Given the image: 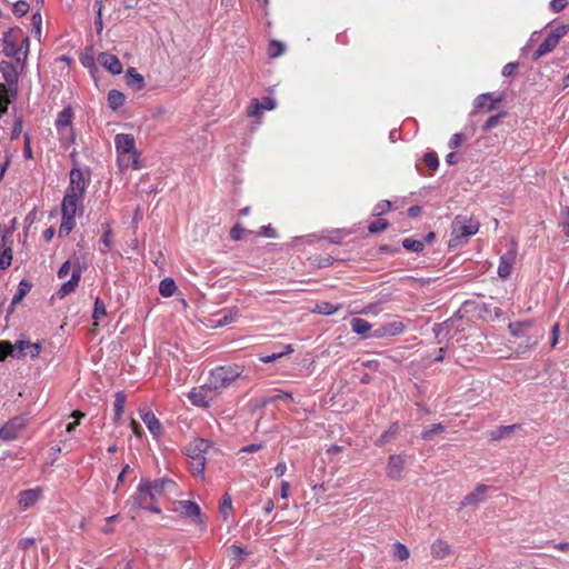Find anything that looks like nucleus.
<instances>
[{
	"mask_svg": "<svg viewBox=\"0 0 569 569\" xmlns=\"http://www.w3.org/2000/svg\"><path fill=\"white\" fill-rule=\"evenodd\" d=\"M69 176H70L69 184L71 187H74V189L79 193V196L84 197L87 183H86L82 171L79 168H72Z\"/></svg>",
	"mask_w": 569,
	"mask_h": 569,
	"instance_id": "dca6fc26",
	"label": "nucleus"
},
{
	"mask_svg": "<svg viewBox=\"0 0 569 569\" xmlns=\"http://www.w3.org/2000/svg\"><path fill=\"white\" fill-rule=\"evenodd\" d=\"M465 139L463 133H455L449 142L451 149L459 148Z\"/></svg>",
	"mask_w": 569,
	"mask_h": 569,
	"instance_id": "0e129e2a",
	"label": "nucleus"
},
{
	"mask_svg": "<svg viewBox=\"0 0 569 569\" xmlns=\"http://www.w3.org/2000/svg\"><path fill=\"white\" fill-rule=\"evenodd\" d=\"M431 551L436 558L443 559L450 553V546L439 539L432 543Z\"/></svg>",
	"mask_w": 569,
	"mask_h": 569,
	"instance_id": "cd10ccee",
	"label": "nucleus"
},
{
	"mask_svg": "<svg viewBox=\"0 0 569 569\" xmlns=\"http://www.w3.org/2000/svg\"><path fill=\"white\" fill-rule=\"evenodd\" d=\"M489 487L486 485H478L476 489L468 493L463 501L461 502V507L477 505L482 500L483 495L488 491Z\"/></svg>",
	"mask_w": 569,
	"mask_h": 569,
	"instance_id": "a211bd4d",
	"label": "nucleus"
},
{
	"mask_svg": "<svg viewBox=\"0 0 569 569\" xmlns=\"http://www.w3.org/2000/svg\"><path fill=\"white\" fill-rule=\"evenodd\" d=\"M116 149L121 156H129L132 159L133 169H139L138 152L136 141L132 134L119 133L114 137Z\"/></svg>",
	"mask_w": 569,
	"mask_h": 569,
	"instance_id": "20e7f679",
	"label": "nucleus"
},
{
	"mask_svg": "<svg viewBox=\"0 0 569 569\" xmlns=\"http://www.w3.org/2000/svg\"><path fill=\"white\" fill-rule=\"evenodd\" d=\"M141 419L149 429V431L154 436L159 437L162 433V426L159 419L154 416L152 411H146L141 415Z\"/></svg>",
	"mask_w": 569,
	"mask_h": 569,
	"instance_id": "f3484780",
	"label": "nucleus"
},
{
	"mask_svg": "<svg viewBox=\"0 0 569 569\" xmlns=\"http://www.w3.org/2000/svg\"><path fill=\"white\" fill-rule=\"evenodd\" d=\"M14 29H9L3 33L2 41L4 43L3 52L6 57L14 58L18 62L20 61L21 48L17 47V41L12 37Z\"/></svg>",
	"mask_w": 569,
	"mask_h": 569,
	"instance_id": "f8f14e48",
	"label": "nucleus"
},
{
	"mask_svg": "<svg viewBox=\"0 0 569 569\" xmlns=\"http://www.w3.org/2000/svg\"><path fill=\"white\" fill-rule=\"evenodd\" d=\"M124 403H126V395L123 393V391H118L114 396V402H113V410H114L113 421L114 422H118L119 419L121 418V416L123 413V409H124Z\"/></svg>",
	"mask_w": 569,
	"mask_h": 569,
	"instance_id": "bb28decb",
	"label": "nucleus"
},
{
	"mask_svg": "<svg viewBox=\"0 0 569 569\" xmlns=\"http://www.w3.org/2000/svg\"><path fill=\"white\" fill-rule=\"evenodd\" d=\"M126 79L127 84L134 90H141L144 87L143 77L133 67L127 69Z\"/></svg>",
	"mask_w": 569,
	"mask_h": 569,
	"instance_id": "6ab92c4d",
	"label": "nucleus"
},
{
	"mask_svg": "<svg viewBox=\"0 0 569 569\" xmlns=\"http://www.w3.org/2000/svg\"><path fill=\"white\" fill-rule=\"evenodd\" d=\"M98 62L112 74H120L122 72V63L114 54L101 52L98 56Z\"/></svg>",
	"mask_w": 569,
	"mask_h": 569,
	"instance_id": "ddd939ff",
	"label": "nucleus"
},
{
	"mask_svg": "<svg viewBox=\"0 0 569 569\" xmlns=\"http://www.w3.org/2000/svg\"><path fill=\"white\" fill-rule=\"evenodd\" d=\"M32 31L36 33V36L40 37L41 33V14L39 12H36L32 14Z\"/></svg>",
	"mask_w": 569,
	"mask_h": 569,
	"instance_id": "4d7b16f0",
	"label": "nucleus"
},
{
	"mask_svg": "<svg viewBox=\"0 0 569 569\" xmlns=\"http://www.w3.org/2000/svg\"><path fill=\"white\" fill-rule=\"evenodd\" d=\"M213 390L208 389L207 383H206L204 386L200 387L199 389H192L189 392L188 398L192 405L202 407V408H207V407H209L210 400H212V397L209 398L208 395Z\"/></svg>",
	"mask_w": 569,
	"mask_h": 569,
	"instance_id": "9b49d317",
	"label": "nucleus"
},
{
	"mask_svg": "<svg viewBox=\"0 0 569 569\" xmlns=\"http://www.w3.org/2000/svg\"><path fill=\"white\" fill-rule=\"evenodd\" d=\"M8 356L20 358V355L14 352V347L9 340H0V361H3Z\"/></svg>",
	"mask_w": 569,
	"mask_h": 569,
	"instance_id": "473e14b6",
	"label": "nucleus"
},
{
	"mask_svg": "<svg viewBox=\"0 0 569 569\" xmlns=\"http://www.w3.org/2000/svg\"><path fill=\"white\" fill-rule=\"evenodd\" d=\"M507 111H501L497 114H493V116H490L487 121L483 123L482 126V131L483 132H488L490 131L492 128L497 127L501 120L507 117Z\"/></svg>",
	"mask_w": 569,
	"mask_h": 569,
	"instance_id": "c9c22d12",
	"label": "nucleus"
},
{
	"mask_svg": "<svg viewBox=\"0 0 569 569\" xmlns=\"http://www.w3.org/2000/svg\"><path fill=\"white\" fill-rule=\"evenodd\" d=\"M32 288V283L26 279H22L18 284V290L12 298V305L20 303L23 298L29 293Z\"/></svg>",
	"mask_w": 569,
	"mask_h": 569,
	"instance_id": "a878e982",
	"label": "nucleus"
},
{
	"mask_svg": "<svg viewBox=\"0 0 569 569\" xmlns=\"http://www.w3.org/2000/svg\"><path fill=\"white\" fill-rule=\"evenodd\" d=\"M562 221L560 227L562 228L563 233L569 237V207H565L561 211Z\"/></svg>",
	"mask_w": 569,
	"mask_h": 569,
	"instance_id": "5fc2aeb1",
	"label": "nucleus"
},
{
	"mask_svg": "<svg viewBox=\"0 0 569 569\" xmlns=\"http://www.w3.org/2000/svg\"><path fill=\"white\" fill-rule=\"evenodd\" d=\"M569 32V24H561L552 30L547 38L539 44L537 50L535 51L532 59L535 61L539 60L541 57L547 53L553 51L556 47L559 44L562 37H565Z\"/></svg>",
	"mask_w": 569,
	"mask_h": 569,
	"instance_id": "7ed1b4c3",
	"label": "nucleus"
},
{
	"mask_svg": "<svg viewBox=\"0 0 569 569\" xmlns=\"http://www.w3.org/2000/svg\"><path fill=\"white\" fill-rule=\"evenodd\" d=\"M82 200H79V199H69V198H64L63 197V200H62V203H61V213H67V214H77L78 213V210H79V207H80V213H82Z\"/></svg>",
	"mask_w": 569,
	"mask_h": 569,
	"instance_id": "393cba45",
	"label": "nucleus"
},
{
	"mask_svg": "<svg viewBox=\"0 0 569 569\" xmlns=\"http://www.w3.org/2000/svg\"><path fill=\"white\" fill-rule=\"evenodd\" d=\"M39 498V490L28 489L20 493L19 503L24 508L33 505Z\"/></svg>",
	"mask_w": 569,
	"mask_h": 569,
	"instance_id": "c756f323",
	"label": "nucleus"
},
{
	"mask_svg": "<svg viewBox=\"0 0 569 569\" xmlns=\"http://www.w3.org/2000/svg\"><path fill=\"white\" fill-rule=\"evenodd\" d=\"M409 549L401 542H396L392 545V556L393 558L403 561L409 558Z\"/></svg>",
	"mask_w": 569,
	"mask_h": 569,
	"instance_id": "4c0bfd02",
	"label": "nucleus"
},
{
	"mask_svg": "<svg viewBox=\"0 0 569 569\" xmlns=\"http://www.w3.org/2000/svg\"><path fill=\"white\" fill-rule=\"evenodd\" d=\"M176 282L172 278H166L160 281L159 292L162 297H171L176 291Z\"/></svg>",
	"mask_w": 569,
	"mask_h": 569,
	"instance_id": "7c9ffc66",
	"label": "nucleus"
},
{
	"mask_svg": "<svg viewBox=\"0 0 569 569\" xmlns=\"http://www.w3.org/2000/svg\"><path fill=\"white\" fill-rule=\"evenodd\" d=\"M488 99H491V93H482V94H479L476 100H475V108L477 109H481V108H485L486 106V101Z\"/></svg>",
	"mask_w": 569,
	"mask_h": 569,
	"instance_id": "e2e57ef3",
	"label": "nucleus"
},
{
	"mask_svg": "<svg viewBox=\"0 0 569 569\" xmlns=\"http://www.w3.org/2000/svg\"><path fill=\"white\" fill-rule=\"evenodd\" d=\"M293 351L292 347L290 345H288L286 347V350L284 351H280V352H274L272 355H269V356H264V357H261L260 360L264 363H269V362H272L274 361L276 359L278 358H281L282 356L284 355H288V353H291Z\"/></svg>",
	"mask_w": 569,
	"mask_h": 569,
	"instance_id": "3c124183",
	"label": "nucleus"
},
{
	"mask_svg": "<svg viewBox=\"0 0 569 569\" xmlns=\"http://www.w3.org/2000/svg\"><path fill=\"white\" fill-rule=\"evenodd\" d=\"M156 498L151 490H149L148 485L140 481L136 495L128 503L131 505V510L133 511L146 509L153 513H160L161 509L157 506Z\"/></svg>",
	"mask_w": 569,
	"mask_h": 569,
	"instance_id": "f03ea898",
	"label": "nucleus"
},
{
	"mask_svg": "<svg viewBox=\"0 0 569 569\" xmlns=\"http://www.w3.org/2000/svg\"><path fill=\"white\" fill-rule=\"evenodd\" d=\"M141 481L148 485L149 490H151L156 497L162 495L168 487L174 486V482L168 478H159L154 480L141 479Z\"/></svg>",
	"mask_w": 569,
	"mask_h": 569,
	"instance_id": "2eb2a0df",
	"label": "nucleus"
},
{
	"mask_svg": "<svg viewBox=\"0 0 569 569\" xmlns=\"http://www.w3.org/2000/svg\"><path fill=\"white\" fill-rule=\"evenodd\" d=\"M513 254L512 253H506L500 257V262L498 267V276L501 279H507L512 270L513 264Z\"/></svg>",
	"mask_w": 569,
	"mask_h": 569,
	"instance_id": "aec40b11",
	"label": "nucleus"
},
{
	"mask_svg": "<svg viewBox=\"0 0 569 569\" xmlns=\"http://www.w3.org/2000/svg\"><path fill=\"white\" fill-rule=\"evenodd\" d=\"M453 325V318H449L442 323H437L433 327V332L438 338V342L441 343L442 339L449 335V327Z\"/></svg>",
	"mask_w": 569,
	"mask_h": 569,
	"instance_id": "2f4dec72",
	"label": "nucleus"
},
{
	"mask_svg": "<svg viewBox=\"0 0 569 569\" xmlns=\"http://www.w3.org/2000/svg\"><path fill=\"white\" fill-rule=\"evenodd\" d=\"M102 228L104 229L103 234L101 237V242L104 248L101 249L102 252H107L110 249L111 241L110 237L112 234V230L109 223H102Z\"/></svg>",
	"mask_w": 569,
	"mask_h": 569,
	"instance_id": "c03bdc74",
	"label": "nucleus"
},
{
	"mask_svg": "<svg viewBox=\"0 0 569 569\" xmlns=\"http://www.w3.org/2000/svg\"><path fill=\"white\" fill-rule=\"evenodd\" d=\"M23 140H24L23 156L27 159H31L32 158V149L30 146V143H31L30 136L28 133H24Z\"/></svg>",
	"mask_w": 569,
	"mask_h": 569,
	"instance_id": "680f3d73",
	"label": "nucleus"
},
{
	"mask_svg": "<svg viewBox=\"0 0 569 569\" xmlns=\"http://www.w3.org/2000/svg\"><path fill=\"white\" fill-rule=\"evenodd\" d=\"M568 6V0H551L550 10L555 13L561 12Z\"/></svg>",
	"mask_w": 569,
	"mask_h": 569,
	"instance_id": "6e6d98bb",
	"label": "nucleus"
},
{
	"mask_svg": "<svg viewBox=\"0 0 569 569\" xmlns=\"http://www.w3.org/2000/svg\"><path fill=\"white\" fill-rule=\"evenodd\" d=\"M29 9V3L23 0H19L12 6V12L16 17H23L28 13Z\"/></svg>",
	"mask_w": 569,
	"mask_h": 569,
	"instance_id": "49530a36",
	"label": "nucleus"
},
{
	"mask_svg": "<svg viewBox=\"0 0 569 569\" xmlns=\"http://www.w3.org/2000/svg\"><path fill=\"white\" fill-rule=\"evenodd\" d=\"M445 431V426L441 423H433L430 427L426 428L421 432V438L426 441H431L435 436L440 435Z\"/></svg>",
	"mask_w": 569,
	"mask_h": 569,
	"instance_id": "72a5a7b5",
	"label": "nucleus"
},
{
	"mask_svg": "<svg viewBox=\"0 0 569 569\" xmlns=\"http://www.w3.org/2000/svg\"><path fill=\"white\" fill-rule=\"evenodd\" d=\"M82 270L81 267L78 264L73 268L71 278L63 282L58 291V296L60 298H64L66 296L76 291L77 287L79 286V281L81 279Z\"/></svg>",
	"mask_w": 569,
	"mask_h": 569,
	"instance_id": "9d476101",
	"label": "nucleus"
},
{
	"mask_svg": "<svg viewBox=\"0 0 569 569\" xmlns=\"http://www.w3.org/2000/svg\"><path fill=\"white\" fill-rule=\"evenodd\" d=\"M392 208V203L389 200H382L378 202L373 208V216H381L387 213Z\"/></svg>",
	"mask_w": 569,
	"mask_h": 569,
	"instance_id": "8fccbe9b",
	"label": "nucleus"
},
{
	"mask_svg": "<svg viewBox=\"0 0 569 569\" xmlns=\"http://www.w3.org/2000/svg\"><path fill=\"white\" fill-rule=\"evenodd\" d=\"M340 309H341V305L333 306L329 302H320V303H317L313 311L318 312L320 315L330 316V315H333L335 312L339 311Z\"/></svg>",
	"mask_w": 569,
	"mask_h": 569,
	"instance_id": "e433bc0d",
	"label": "nucleus"
},
{
	"mask_svg": "<svg viewBox=\"0 0 569 569\" xmlns=\"http://www.w3.org/2000/svg\"><path fill=\"white\" fill-rule=\"evenodd\" d=\"M204 467H206V458L190 459L189 469L192 472V475H194V476L203 475Z\"/></svg>",
	"mask_w": 569,
	"mask_h": 569,
	"instance_id": "58836bf2",
	"label": "nucleus"
},
{
	"mask_svg": "<svg viewBox=\"0 0 569 569\" xmlns=\"http://www.w3.org/2000/svg\"><path fill=\"white\" fill-rule=\"evenodd\" d=\"M520 423H515L510 426H501L497 428L496 430L490 431L489 437L491 440L497 441L503 438H509L515 430L520 429Z\"/></svg>",
	"mask_w": 569,
	"mask_h": 569,
	"instance_id": "412c9836",
	"label": "nucleus"
},
{
	"mask_svg": "<svg viewBox=\"0 0 569 569\" xmlns=\"http://www.w3.org/2000/svg\"><path fill=\"white\" fill-rule=\"evenodd\" d=\"M174 511L179 512L180 516L190 518L194 523L204 527V522L201 518L200 507L190 500H180L177 502Z\"/></svg>",
	"mask_w": 569,
	"mask_h": 569,
	"instance_id": "0eeeda50",
	"label": "nucleus"
},
{
	"mask_svg": "<svg viewBox=\"0 0 569 569\" xmlns=\"http://www.w3.org/2000/svg\"><path fill=\"white\" fill-rule=\"evenodd\" d=\"M351 328H352V331L365 337V338H369L371 335V325L365 320V319H361V318H352L351 319Z\"/></svg>",
	"mask_w": 569,
	"mask_h": 569,
	"instance_id": "b1692460",
	"label": "nucleus"
},
{
	"mask_svg": "<svg viewBox=\"0 0 569 569\" xmlns=\"http://www.w3.org/2000/svg\"><path fill=\"white\" fill-rule=\"evenodd\" d=\"M388 227H389L388 220L379 218L369 224L368 231L370 233H378V232L385 231Z\"/></svg>",
	"mask_w": 569,
	"mask_h": 569,
	"instance_id": "a19ab883",
	"label": "nucleus"
},
{
	"mask_svg": "<svg viewBox=\"0 0 569 569\" xmlns=\"http://www.w3.org/2000/svg\"><path fill=\"white\" fill-rule=\"evenodd\" d=\"M529 326V322H511L509 325V330L512 336L520 337L523 335V328Z\"/></svg>",
	"mask_w": 569,
	"mask_h": 569,
	"instance_id": "603ef678",
	"label": "nucleus"
},
{
	"mask_svg": "<svg viewBox=\"0 0 569 569\" xmlns=\"http://www.w3.org/2000/svg\"><path fill=\"white\" fill-rule=\"evenodd\" d=\"M29 346H31V342L30 341H24V340H18L13 347H14V352L17 355H20V358L21 357H24L26 353H24V350L29 348Z\"/></svg>",
	"mask_w": 569,
	"mask_h": 569,
	"instance_id": "13d9d810",
	"label": "nucleus"
},
{
	"mask_svg": "<svg viewBox=\"0 0 569 569\" xmlns=\"http://www.w3.org/2000/svg\"><path fill=\"white\" fill-rule=\"evenodd\" d=\"M76 226V214L61 213V224L59 228V237H67Z\"/></svg>",
	"mask_w": 569,
	"mask_h": 569,
	"instance_id": "5701e85b",
	"label": "nucleus"
},
{
	"mask_svg": "<svg viewBox=\"0 0 569 569\" xmlns=\"http://www.w3.org/2000/svg\"><path fill=\"white\" fill-rule=\"evenodd\" d=\"M401 244L406 250L417 252V253L422 252L425 249V241H420V240H416V239H411V238L403 239Z\"/></svg>",
	"mask_w": 569,
	"mask_h": 569,
	"instance_id": "f704fd0d",
	"label": "nucleus"
},
{
	"mask_svg": "<svg viewBox=\"0 0 569 569\" xmlns=\"http://www.w3.org/2000/svg\"><path fill=\"white\" fill-rule=\"evenodd\" d=\"M260 103L264 110H273L277 106L276 100L270 97H263Z\"/></svg>",
	"mask_w": 569,
	"mask_h": 569,
	"instance_id": "69168bd1",
	"label": "nucleus"
},
{
	"mask_svg": "<svg viewBox=\"0 0 569 569\" xmlns=\"http://www.w3.org/2000/svg\"><path fill=\"white\" fill-rule=\"evenodd\" d=\"M27 417L17 416L10 419L3 427L0 428V438L6 441H11L18 438L21 430L27 426Z\"/></svg>",
	"mask_w": 569,
	"mask_h": 569,
	"instance_id": "423d86ee",
	"label": "nucleus"
},
{
	"mask_svg": "<svg viewBox=\"0 0 569 569\" xmlns=\"http://www.w3.org/2000/svg\"><path fill=\"white\" fill-rule=\"evenodd\" d=\"M284 52V44L280 41L272 40L269 43L268 54L270 58L280 57Z\"/></svg>",
	"mask_w": 569,
	"mask_h": 569,
	"instance_id": "ea45409f",
	"label": "nucleus"
},
{
	"mask_svg": "<svg viewBox=\"0 0 569 569\" xmlns=\"http://www.w3.org/2000/svg\"><path fill=\"white\" fill-rule=\"evenodd\" d=\"M519 63L518 62H509L507 63L502 69V76L503 77H511L515 74V72L518 70Z\"/></svg>",
	"mask_w": 569,
	"mask_h": 569,
	"instance_id": "052dcab7",
	"label": "nucleus"
},
{
	"mask_svg": "<svg viewBox=\"0 0 569 569\" xmlns=\"http://www.w3.org/2000/svg\"><path fill=\"white\" fill-rule=\"evenodd\" d=\"M22 127V119H17L11 131V139H17L21 134Z\"/></svg>",
	"mask_w": 569,
	"mask_h": 569,
	"instance_id": "338daca9",
	"label": "nucleus"
},
{
	"mask_svg": "<svg viewBox=\"0 0 569 569\" xmlns=\"http://www.w3.org/2000/svg\"><path fill=\"white\" fill-rule=\"evenodd\" d=\"M6 66L9 68L8 71H4L3 72V77H4V80L8 82V83H16L18 81V76L12 67L11 63L9 62H4Z\"/></svg>",
	"mask_w": 569,
	"mask_h": 569,
	"instance_id": "864d4df0",
	"label": "nucleus"
},
{
	"mask_svg": "<svg viewBox=\"0 0 569 569\" xmlns=\"http://www.w3.org/2000/svg\"><path fill=\"white\" fill-rule=\"evenodd\" d=\"M232 510V500L231 497L226 493L219 505V511L223 516V518H227L230 511Z\"/></svg>",
	"mask_w": 569,
	"mask_h": 569,
	"instance_id": "79ce46f5",
	"label": "nucleus"
},
{
	"mask_svg": "<svg viewBox=\"0 0 569 569\" xmlns=\"http://www.w3.org/2000/svg\"><path fill=\"white\" fill-rule=\"evenodd\" d=\"M260 234L267 238H277L278 233L274 228H272L270 224L264 226L260 230Z\"/></svg>",
	"mask_w": 569,
	"mask_h": 569,
	"instance_id": "774afa93",
	"label": "nucleus"
},
{
	"mask_svg": "<svg viewBox=\"0 0 569 569\" xmlns=\"http://www.w3.org/2000/svg\"><path fill=\"white\" fill-rule=\"evenodd\" d=\"M388 337L400 335L405 330V325L401 321H392L385 323Z\"/></svg>",
	"mask_w": 569,
	"mask_h": 569,
	"instance_id": "37998d69",
	"label": "nucleus"
},
{
	"mask_svg": "<svg viewBox=\"0 0 569 569\" xmlns=\"http://www.w3.org/2000/svg\"><path fill=\"white\" fill-rule=\"evenodd\" d=\"M405 461L399 455H391L389 457L388 466H387V476L390 479L398 480L401 477V471L403 469Z\"/></svg>",
	"mask_w": 569,
	"mask_h": 569,
	"instance_id": "4468645a",
	"label": "nucleus"
},
{
	"mask_svg": "<svg viewBox=\"0 0 569 569\" xmlns=\"http://www.w3.org/2000/svg\"><path fill=\"white\" fill-rule=\"evenodd\" d=\"M243 232H246V229L242 228L240 223H236L230 230V237L232 240L238 241L241 239Z\"/></svg>",
	"mask_w": 569,
	"mask_h": 569,
	"instance_id": "bf43d9fd",
	"label": "nucleus"
},
{
	"mask_svg": "<svg viewBox=\"0 0 569 569\" xmlns=\"http://www.w3.org/2000/svg\"><path fill=\"white\" fill-rule=\"evenodd\" d=\"M106 315H107V310H106V306H104L103 301L100 298H96L92 318L94 320H98Z\"/></svg>",
	"mask_w": 569,
	"mask_h": 569,
	"instance_id": "09e8293b",
	"label": "nucleus"
},
{
	"mask_svg": "<svg viewBox=\"0 0 569 569\" xmlns=\"http://www.w3.org/2000/svg\"><path fill=\"white\" fill-rule=\"evenodd\" d=\"M244 367L232 363L219 366L211 370L207 387L209 390L220 391L230 387L237 379H246Z\"/></svg>",
	"mask_w": 569,
	"mask_h": 569,
	"instance_id": "f257e3e1",
	"label": "nucleus"
},
{
	"mask_svg": "<svg viewBox=\"0 0 569 569\" xmlns=\"http://www.w3.org/2000/svg\"><path fill=\"white\" fill-rule=\"evenodd\" d=\"M12 262V250L10 247L6 248L0 253V270H6Z\"/></svg>",
	"mask_w": 569,
	"mask_h": 569,
	"instance_id": "a18cd8bd",
	"label": "nucleus"
},
{
	"mask_svg": "<svg viewBox=\"0 0 569 569\" xmlns=\"http://www.w3.org/2000/svg\"><path fill=\"white\" fill-rule=\"evenodd\" d=\"M72 117H73L72 109L70 107H67L58 114V118L56 120V127H57L58 131L61 133V136H64V130H68L70 132V141L71 142L74 141V134L70 127Z\"/></svg>",
	"mask_w": 569,
	"mask_h": 569,
	"instance_id": "1a4fd4ad",
	"label": "nucleus"
},
{
	"mask_svg": "<svg viewBox=\"0 0 569 569\" xmlns=\"http://www.w3.org/2000/svg\"><path fill=\"white\" fill-rule=\"evenodd\" d=\"M218 316H221V317L218 318L217 320H213L214 328L223 327L228 323L233 322L236 320V318L239 316V310H238V308L224 309V310H221Z\"/></svg>",
	"mask_w": 569,
	"mask_h": 569,
	"instance_id": "4be33fe9",
	"label": "nucleus"
},
{
	"mask_svg": "<svg viewBox=\"0 0 569 569\" xmlns=\"http://www.w3.org/2000/svg\"><path fill=\"white\" fill-rule=\"evenodd\" d=\"M124 94L116 89L108 92V104L112 110L119 109L124 102Z\"/></svg>",
	"mask_w": 569,
	"mask_h": 569,
	"instance_id": "c85d7f7f",
	"label": "nucleus"
},
{
	"mask_svg": "<svg viewBox=\"0 0 569 569\" xmlns=\"http://www.w3.org/2000/svg\"><path fill=\"white\" fill-rule=\"evenodd\" d=\"M479 223L468 220L466 216L459 214L452 221V234L456 239L469 238L478 232Z\"/></svg>",
	"mask_w": 569,
	"mask_h": 569,
	"instance_id": "39448f33",
	"label": "nucleus"
},
{
	"mask_svg": "<svg viewBox=\"0 0 569 569\" xmlns=\"http://www.w3.org/2000/svg\"><path fill=\"white\" fill-rule=\"evenodd\" d=\"M423 162L430 170H437L439 167V159L436 152H427L423 156Z\"/></svg>",
	"mask_w": 569,
	"mask_h": 569,
	"instance_id": "de8ad7c7",
	"label": "nucleus"
},
{
	"mask_svg": "<svg viewBox=\"0 0 569 569\" xmlns=\"http://www.w3.org/2000/svg\"><path fill=\"white\" fill-rule=\"evenodd\" d=\"M209 447H210V443L208 440L202 439V438H197L190 445H188L186 447V455L190 459H197V458L203 459V458H206L204 453L207 452Z\"/></svg>",
	"mask_w": 569,
	"mask_h": 569,
	"instance_id": "6e6552de",
	"label": "nucleus"
}]
</instances>
